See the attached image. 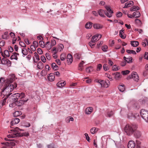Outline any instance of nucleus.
<instances>
[{
	"instance_id": "nucleus-1",
	"label": "nucleus",
	"mask_w": 148,
	"mask_h": 148,
	"mask_svg": "<svg viewBox=\"0 0 148 148\" xmlns=\"http://www.w3.org/2000/svg\"><path fill=\"white\" fill-rule=\"evenodd\" d=\"M10 131L13 132H12L13 134H9L7 136L9 138L16 137H20L22 136H28L29 135V134L28 133H25L22 135L21 134L20 132L23 130L22 129H20L18 127H16L13 129L11 130Z\"/></svg>"
},
{
	"instance_id": "nucleus-2",
	"label": "nucleus",
	"mask_w": 148,
	"mask_h": 148,
	"mask_svg": "<svg viewBox=\"0 0 148 148\" xmlns=\"http://www.w3.org/2000/svg\"><path fill=\"white\" fill-rule=\"evenodd\" d=\"M138 128L137 125L136 124H127L124 128L125 132L128 136L132 135Z\"/></svg>"
},
{
	"instance_id": "nucleus-3",
	"label": "nucleus",
	"mask_w": 148,
	"mask_h": 148,
	"mask_svg": "<svg viewBox=\"0 0 148 148\" xmlns=\"http://www.w3.org/2000/svg\"><path fill=\"white\" fill-rule=\"evenodd\" d=\"M5 87L4 88L5 90L7 92V94H10V95L12 94L10 92L12 91L14 89L16 88L17 87V84L16 83H13L6 82L5 81Z\"/></svg>"
},
{
	"instance_id": "nucleus-4",
	"label": "nucleus",
	"mask_w": 148,
	"mask_h": 148,
	"mask_svg": "<svg viewBox=\"0 0 148 148\" xmlns=\"http://www.w3.org/2000/svg\"><path fill=\"white\" fill-rule=\"evenodd\" d=\"M5 140L9 141L10 142L2 143V144L5 145L3 147H8L9 148H10L11 147L12 148V146H14L15 145V143L12 141L13 140V139H8L7 138H5Z\"/></svg>"
},
{
	"instance_id": "nucleus-5",
	"label": "nucleus",
	"mask_w": 148,
	"mask_h": 148,
	"mask_svg": "<svg viewBox=\"0 0 148 148\" xmlns=\"http://www.w3.org/2000/svg\"><path fill=\"white\" fill-rule=\"evenodd\" d=\"M141 117L147 122H148V111L142 109L140 111Z\"/></svg>"
},
{
	"instance_id": "nucleus-6",
	"label": "nucleus",
	"mask_w": 148,
	"mask_h": 148,
	"mask_svg": "<svg viewBox=\"0 0 148 148\" xmlns=\"http://www.w3.org/2000/svg\"><path fill=\"white\" fill-rule=\"evenodd\" d=\"M132 78L134 80L137 82L139 80V76L136 72H132L131 73V75L129 76L127 79H128Z\"/></svg>"
},
{
	"instance_id": "nucleus-7",
	"label": "nucleus",
	"mask_w": 148,
	"mask_h": 148,
	"mask_svg": "<svg viewBox=\"0 0 148 148\" xmlns=\"http://www.w3.org/2000/svg\"><path fill=\"white\" fill-rule=\"evenodd\" d=\"M105 8L106 10L105 11V15L109 18L112 17V14L113 13V11L111 9L110 7L108 6H106Z\"/></svg>"
},
{
	"instance_id": "nucleus-8",
	"label": "nucleus",
	"mask_w": 148,
	"mask_h": 148,
	"mask_svg": "<svg viewBox=\"0 0 148 148\" xmlns=\"http://www.w3.org/2000/svg\"><path fill=\"white\" fill-rule=\"evenodd\" d=\"M6 97L3 99L1 100L0 101V108H2L3 106L6 104V103H7L6 99L10 95V94H6Z\"/></svg>"
},
{
	"instance_id": "nucleus-9",
	"label": "nucleus",
	"mask_w": 148,
	"mask_h": 148,
	"mask_svg": "<svg viewBox=\"0 0 148 148\" xmlns=\"http://www.w3.org/2000/svg\"><path fill=\"white\" fill-rule=\"evenodd\" d=\"M101 36L100 34H97L92 37L91 42H95L101 38Z\"/></svg>"
},
{
	"instance_id": "nucleus-10",
	"label": "nucleus",
	"mask_w": 148,
	"mask_h": 148,
	"mask_svg": "<svg viewBox=\"0 0 148 148\" xmlns=\"http://www.w3.org/2000/svg\"><path fill=\"white\" fill-rule=\"evenodd\" d=\"M20 96V93H16L11 96V98L13 101H16L18 100Z\"/></svg>"
},
{
	"instance_id": "nucleus-11",
	"label": "nucleus",
	"mask_w": 148,
	"mask_h": 148,
	"mask_svg": "<svg viewBox=\"0 0 148 148\" xmlns=\"http://www.w3.org/2000/svg\"><path fill=\"white\" fill-rule=\"evenodd\" d=\"M16 79L14 74H11L9 76L8 79L6 81V82L12 83Z\"/></svg>"
},
{
	"instance_id": "nucleus-12",
	"label": "nucleus",
	"mask_w": 148,
	"mask_h": 148,
	"mask_svg": "<svg viewBox=\"0 0 148 148\" xmlns=\"http://www.w3.org/2000/svg\"><path fill=\"white\" fill-rule=\"evenodd\" d=\"M20 119L18 118H13L12 119V121L11 123V125L10 127L11 128H13L12 126L14 125L18 124L20 121Z\"/></svg>"
},
{
	"instance_id": "nucleus-13",
	"label": "nucleus",
	"mask_w": 148,
	"mask_h": 148,
	"mask_svg": "<svg viewBox=\"0 0 148 148\" xmlns=\"http://www.w3.org/2000/svg\"><path fill=\"white\" fill-rule=\"evenodd\" d=\"M28 100V99H27L25 100H21L18 101H15L16 104V106L17 105L18 106H21L25 103Z\"/></svg>"
},
{
	"instance_id": "nucleus-14",
	"label": "nucleus",
	"mask_w": 148,
	"mask_h": 148,
	"mask_svg": "<svg viewBox=\"0 0 148 148\" xmlns=\"http://www.w3.org/2000/svg\"><path fill=\"white\" fill-rule=\"evenodd\" d=\"M67 62L69 64H71L73 61V57L70 54H68L66 58Z\"/></svg>"
},
{
	"instance_id": "nucleus-15",
	"label": "nucleus",
	"mask_w": 148,
	"mask_h": 148,
	"mask_svg": "<svg viewBox=\"0 0 148 148\" xmlns=\"http://www.w3.org/2000/svg\"><path fill=\"white\" fill-rule=\"evenodd\" d=\"M134 136L137 138L140 137L142 135V133L140 131L137 130V129L135 131H134Z\"/></svg>"
},
{
	"instance_id": "nucleus-16",
	"label": "nucleus",
	"mask_w": 148,
	"mask_h": 148,
	"mask_svg": "<svg viewBox=\"0 0 148 148\" xmlns=\"http://www.w3.org/2000/svg\"><path fill=\"white\" fill-rule=\"evenodd\" d=\"M55 76L53 73H50L47 77L48 80L51 82H53L55 79Z\"/></svg>"
},
{
	"instance_id": "nucleus-17",
	"label": "nucleus",
	"mask_w": 148,
	"mask_h": 148,
	"mask_svg": "<svg viewBox=\"0 0 148 148\" xmlns=\"http://www.w3.org/2000/svg\"><path fill=\"white\" fill-rule=\"evenodd\" d=\"M66 84V81L62 82V81H60L57 83V86L59 88H62L64 87Z\"/></svg>"
},
{
	"instance_id": "nucleus-18",
	"label": "nucleus",
	"mask_w": 148,
	"mask_h": 148,
	"mask_svg": "<svg viewBox=\"0 0 148 148\" xmlns=\"http://www.w3.org/2000/svg\"><path fill=\"white\" fill-rule=\"evenodd\" d=\"M135 146V144L134 142L133 141H130L128 144V148H134Z\"/></svg>"
},
{
	"instance_id": "nucleus-19",
	"label": "nucleus",
	"mask_w": 148,
	"mask_h": 148,
	"mask_svg": "<svg viewBox=\"0 0 148 148\" xmlns=\"http://www.w3.org/2000/svg\"><path fill=\"white\" fill-rule=\"evenodd\" d=\"M64 48V46L62 44H59L57 45V51L58 52L61 51Z\"/></svg>"
},
{
	"instance_id": "nucleus-20",
	"label": "nucleus",
	"mask_w": 148,
	"mask_h": 148,
	"mask_svg": "<svg viewBox=\"0 0 148 148\" xmlns=\"http://www.w3.org/2000/svg\"><path fill=\"white\" fill-rule=\"evenodd\" d=\"M93 110L92 108L91 107H88L86 109L85 113L87 114H89L92 112Z\"/></svg>"
},
{
	"instance_id": "nucleus-21",
	"label": "nucleus",
	"mask_w": 148,
	"mask_h": 148,
	"mask_svg": "<svg viewBox=\"0 0 148 148\" xmlns=\"http://www.w3.org/2000/svg\"><path fill=\"white\" fill-rule=\"evenodd\" d=\"M106 11L104 10L100 9L98 11V13L102 17H105L104 14H105Z\"/></svg>"
},
{
	"instance_id": "nucleus-22",
	"label": "nucleus",
	"mask_w": 148,
	"mask_h": 148,
	"mask_svg": "<svg viewBox=\"0 0 148 148\" xmlns=\"http://www.w3.org/2000/svg\"><path fill=\"white\" fill-rule=\"evenodd\" d=\"M118 88L119 91L121 92L124 91L125 90V87L124 85L123 84L119 85L118 87Z\"/></svg>"
},
{
	"instance_id": "nucleus-23",
	"label": "nucleus",
	"mask_w": 148,
	"mask_h": 148,
	"mask_svg": "<svg viewBox=\"0 0 148 148\" xmlns=\"http://www.w3.org/2000/svg\"><path fill=\"white\" fill-rule=\"evenodd\" d=\"M13 54L12 55L11 57L10 58L12 60L13 59H15L17 60L18 59L17 56L19 55V54L16 52L13 53Z\"/></svg>"
},
{
	"instance_id": "nucleus-24",
	"label": "nucleus",
	"mask_w": 148,
	"mask_h": 148,
	"mask_svg": "<svg viewBox=\"0 0 148 148\" xmlns=\"http://www.w3.org/2000/svg\"><path fill=\"white\" fill-rule=\"evenodd\" d=\"M1 55L4 58L5 57V56L7 57H9L10 56L9 52L8 50H5L4 52V53H2Z\"/></svg>"
},
{
	"instance_id": "nucleus-25",
	"label": "nucleus",
	"mask_w": 148,
	"mask_h": 148,
	"mask_svg": "<svg viewBox=\"0 0 148 148\" xmlns=\"http://www.w3.org/2000/svg\"><path fill=\"white\" fill-rule=\"evenodd\" d=\"M131 44L133 47H136L139 45V42L137 41H131Z\"/></svg>"
},
{
	"instance_id": "nucleus-26",
	"label": "nucleus",
	"mask_w": 148,
	"mask_h": 148,
	"mask_svg": "<svg viewBox=\"0 0 148 148\" xmlns=\"http://www.w3.org/2000/svg\"><path fill=\"white\" fill-rule=\"evenodd\" d=\"M9 62H10L8 59L3 58L2 59L1 62V64H7Z\"/></svg>"
},
{
	"instance_id": "nucleus-27",
	"label": "nucleus",
	"mask_w": 148,
	"mask_h": 148,
	"mask_svg": "<svg viewBox=\"0 0 148 148\" xmlns=\"http://www.w3.org/2000/svg\"><path fill=\"white\" fill-rule=\"evenodd\" d=\"M92 23L91 22H88L86 24L85 27L87 29H90L92 26Z\"/></svg>"
},
{
	"instance_id": "nucleus-28",
	"label": "nucleus",
	"mask_w": 148,
	"mask_h": 148,
	"mask_svg": "<svg viewBox=\"0 0 148 148\" xmlns=\"http://www.w3.org/2000/svg\"><path fill=\"white\" fill-rule=\"evenodd\" d=\"M38 68L40 69H42L44 67V64L41 62H39L38 64Z\"/></svg>"
},
{
	"instance_id": "nucleus-29",
	"label": "nucleus",
	"mask_w": 148,
	"mask_h": 148,
	"mask_svg": "<svg viewBox=\"0 0 148 148\" xmlns=\"http://www.w3.org/2000/svg\"><path fill=\"white\" fill-rule=\"evenodd\" d=\"M93 27L95 29H101L102 27V26L99 24H94Z\"/></svg>"
},
{
	"instance_id": "nucleus-30",
	"label": "nucleus",
	"mask_w": 148,
	"mask_h": 148,
	"mask_svg": "<svg viewBox=\"0 0 148 148\" xmlns=\"http://www.w3.org/2000/svg\"><path fill=\"white\" fill-rule=\"evenodd\" d=\"M133 14L134 16V17L135 18H138L140 15V13L138 11H136L134 12L133 13Z\"/></svg>"
},
{
	"instance_id": "nucleus-31",
	"label": "nucleus",
	"mask_w": 148,
	"mask_h": 148,
	"mask_svg": "<svg viewBox=\"0 0 148 148\" xmlns=\"http://www.w3.org/2000/svg\"><path fill=\"white\" fill-rule=\"evenodd\" d=\"M98 129L95 127H92L90 130L91 133L92 134L95 133L98 131Z\"/></svg>"
},
{
	"instance_id": "nucleus-32",
	"label": "nucleus",
	"mask_w": 148,
	"mask_h": 148,
	"mask_svg": "<svg viewBox=\"0 0 148 148\" xmlns=\"http://www.w3.org/2000/svg\"><path fill=\"white\" fill-rule=\"evenodd\" d=\"M128 117L129 119H133L136 118L135 114H134L133 113H129L128 114Z\"/></svg>"
},
{
	"instance_id": "nucleus-33",
	"label": "nucleus",
	"mask_w": 148,
	"mask_h": 148,
	"mask_svg": "<svg viewBox=\"0 0 148 148\" xmlns=\"http://www.w3.org/2000/svg\"><path fill=\"white\" fill-rule=\"evenodd\" d=\"M56 44V42L55 40H51V44L50 45V47L49 49H50L53 46L55 45Z\"/></svg>"
},
{
	"instance_id": "nucleus-34",
	"label": "nucleus",
	"mask_w": 148,
	"mask_h": 148,
	"mask_svg": "<svg viewBox=\"0 0 148 148\" xmlns=\"http://www.w3.org/2000/svg\"><path fill=\"white\" fill-rule=\"evenodd\" d=\"M51 67L54 70H57L58 69V67L55 63H53L51 65Z\"/></svg>"
},
{
	"instance_id": "nucleus-35",
	"label": "nucleus",
	"mask_w": 148,
	"mask_h": 148,
	"mask_svg": "<svg viewBox=\"0 0 148 148\" xmlns=\"http://www.w3.org/2000/svg\"><path fill=\"white\" fill-rule=\"evenodd\" d=\"M113 75H115V78L116 79H118L120 77V73L119 72H117L116 73H113Z\"/></svg>"
},
{
	"instance_id": "nucleus-36",
	"label": "nucleus",
	"mask_w": 148,
	"mask_h": 148,
	"mask_svg": "<svg viewBox=\"0 0 148 148\" xmlns=\"http://www.w3.org/2000/svg\"><path fill=\"white\" fill-rule=\"evenodd\" d=\"M48 148H58V146L54 144H50L47 145Z\"/></svg>"
},
{
	"instance_id": "nucleus-37",
	"label": "nucleus",
	"mask_w": 148,
	"mask_h": 148,
	"mask_svg": "<svg viewBox=\"0 0 148 148\" xmlns=\"http://www.w3.org/2000/svg\"><path fill=\"white\" fill-rule=\"evenodd\" d=\"M22 114V112L20 111H16L15 112L13 115L14 116H17Z\"/></svg>"
},
{
	"instance_id": "nucleus-38",
	"label": "nucleus",
	"mask_w": 148,
	"mask_h": 148,
	"mask_svg": "<svg viewBox=\"0 0 148 148\" xmlns=\"http://www.w3.org/2000/svg\"><path fill=\"white\" fill-rule=\"evenodd\" d=\"M139 9L140 8L138 7L134 6L131 8L130 9V11H133L136 10H139Z\"/></svg>"
},
{
	"instance_id": "nucleus-39",
	"label": "nucleus",
	"mask_w": 148,
	"mask_h": 148,
	"mask_svg": "<svg viewBox=\"0 0 148 148\" xmlns=\"http://www.w3.org/2000/svg\"><path fill=\"white\" fill-rule=\"evenodd\" d=\"M47 73V71L45 69L43 70L41 72L40 74L41 76H45Z\"/></svg>"
},
{
	"instance_id": "nucleus-40",
	"label": "nucleus",
	"mask_w": 148,
	"mask_h": 148,
	"mask_svg": "<svg viewBox=\"0 0 148 148\" xmlns=\"http://www.w3.org/2000/svg\"><path fill=\"white\" fill-rule=\"evenodd\" d=\"M3 90L2 91V92L1 94V96L2 97V98L4 97L5 98L6 97V94L7 93V92L5 90V89L4 88Z\"/></svg>"
},
{
	"instance_id": "nucleus-41",
	"label": "nucleus",
	"mask_w": 148,
	"mask_h": 148,
	"mask_svg": "<svg viewBox=\"0 0 148 148\" xmlns=\"http://www.w3.org/2000/svg\"><path fill=\"white\" fill-rule=\"evenodd\" d=\"M22 52L23 55H26L28 53V51L25 48H23L22 49Z\"/></svg>"
},
{
	"instance_id": "nucleus-42",
	"label": "nucleus",
	"mask_w": 148,
	"mask_h": 148,
	"mask_svg": "<svg viewBox=\"0 0 148 148\" xmlns=\"http://www.w3.org/2000/svg\"><path fill=\"white\" fill-rule=\"evenodd\" d=\"M102 84H101V86L107 88L109 86V84H108L106 82L104 81V82L102 83Z\"/></svg>"
},
{
	"instance_id": "nucleus-43",
	"label": "nucleus",
	"mask_w": 148,
	"mask_h": 148,
	"mask_svg": "<svg viewBox=\"0 0 148 148\" xmlns=\"http://www.w3.org/2000/svg\"><path fill=\"white\" fill-rule=\"evenodd\" d=\"M126 52L128 53H132L134 54H136V52L134 51L133 50H127Z\"/></svg>"
},
{
	"instance_id": "nucleus-44",
	"label": "nucleus",
	"mask_w": 148,
	"mask_h": 148,
	"mask_svg": "<svg viewBox=\"0 0 148 148\" xmlns=\"http://www.w3.org/2000/svg\"><path fill=\"white\" fill-rule=\"evenodd\" d=\"M113 112L112 111L110 112H108L107 113L106 116L108 117H110L113 115Z\"/></svg>"
},
{
	"instance_id": "nucleus-45",
	"label": "nucleus",
	"mask_w": 148,
	"mask_h": 148,
	"mask_svg": "<svg viewBox=\"0 0 148 148\" xmlns=\"http://www.w3.org/2000/svg\"><path fill=\"white\" fill-rule=\"evenodd\" d=\"M66 58V55L65 54H62L60 55V59L63 61L65 60Z\"/></svg>"
},
{
	"instance_id": "nucleus-46",
	"label": "nucleus",
	"mask_w": 148,
	"mask_h": 148,
	"mask_svg": "<svg viewBox=\"0 0 148 148\" xmlns=\"http://www.w3.org/2000/svg\"><path fill=\"white\" fill-rule=\"evenodd\" d=\"M103 68L104 70L106 71L109 69V67L108 65L105 64L103 65Z\"/></svg>"
},
{
	"instance_id": "nucleus-47",
	"label": "nucleus",
	"mask_w": 148,
	"mask_h": 148,
	"mask_svg": "<svg viewBox=\"0 0 148 148\" xmlns=\"http://www.w3.org/2000/svg\"><path fill=\"white\" fill-rule=\"evenodd\" d=\"M108 47L106 45L103 46L102 47V49L104 51H107Z\"/></svg>"
},
{
	"instance_id": "nucleus-48",
	"label": "nucleus",
	"mask_w": 148,
	"mask_h": 148,
	"mask_svg": "<svg viewBox=\"0 0 148 148\" xmlns=\"http://www.w3.org/2000/svg\"><path fill=\"white\" fill-rule=\"evenodd\" d=\"M39 44L40 46L42 48H44L45 47V44H44L43 41H40Z\"/></svg>"
},
{
	"instance_id": "nucleus-49",
	"label": "nucleus",
	"mask_w": 148,
	"mask_h": 148,
	"mask_svg": "<svg viewBox=\"0 0 148 148\" xmlns=\"http://www.w3.org/2000/svg\"><path fill=\"white\" fill-rule=\"evenodd\" d=\"M130 72V71L129 70H127L125 71H122L121 73L123 75H126L129 74Z\"/></svg>"
},
{
	"instance_id": "nucleus-50",
	"label": "nucleus",
	"mask_w": 148,
	"mask_h": 148,
	"mask_svg": "<svg viewBox=\"0 0 148 148\" xmlns=\"http://www.w3.org/2000/svg\"><path fill=\"white\" fill-rule=\"evenodd\" d=\"M102 68V65L101 64H99L97 66V71H99Z\"/></svg>"
},
{
	"instance_id": "nucleus-51",
	"label": "nucleus",
	"mask_w": 148,
	"mask_h": 148,
	"mask_svg": "<svg viewBox=\"0 0 148 148\" xmlns=\"http://www.w3.org/2000/svg\"><path fill=\"white\" fill-rule=\"evenodd\" d=\"M81 55L80 54H78L77 53H76L74 55L75 57L78 59H80L81 57Z\"/></svg>"
},
{
	"instance_id": "nucleus-52",
	"label": "nucleus",
	"mask_w": 148,
	"mask_h": 148,
	"mask_svg": "<svg viewBox=\"0 0 148 148\" xmlns=\"http://www.w3.org/2000/svg\"><path fill=\"white\" fill-rule=\"evenodd\" d=\"M20 96H19V98L20 99H21L25 97V94L23 92H21V93H20Z\"/></svg>"
},
{
	"instance_id": "nucleus-53",
	"label": "nucleus",
	"mask_w": 148,
	"mask_h": 148,
	"mask_svg": "<svg viewBox=\"0 0 148 148\" xmlns=\"http://www.w3.org/2000/svg\"><path fill=\"white\" fill-rule=\"evenodd\" d=\"M41 60L44 63H45L46 62V59L45 56H41Z\"/></svg>"
},
{
	"instance_id": "nucleus-54",
	"label": "nucleus",
	"mask_w": 148,
	"mask_h": 148,
	"mask_svg": "<svg viewBox=\"0 0 148 148\" xmlns=\"http://www.w3.org/2000/svg\"><path fill=\"white\" fill-rule=\"evenodd\" d=\"M33 45L35 47H37L38 46V44L37 42L36 41H34L33 42Z\"/></svg>"
},
{
	"instance_id": "nucleus-55",
	"label": "nucleus",
	"mask_w": 148,
	"mask_h": 148,
	"mask_svg": "<svg viewBox=\"0 0 148 148\" xmlns=\"http://www.w3.org/2000/svg\"><path fill=\"white\" fill-rule=\"evenodd\" d=\"M45 56L47 60H50L51 56L49 53H46L45 54Z\"/></svg>"
},
{
	"instance_id": "nucleus-56",
	"label": "nucleus",
	"mask_w": 148,
	"mask_h": 148,
	"mask_svg": "<svg viewBox=\"0 0 148 148\" xmlns=\"http://www.w3.org/2000/svg\"><path fill=\"white\" fill-rule=\"evenodd\" d=\"M132 60V57L129 56L128 58H127L126 62L127 63H129L130 61H131Z\"/></svg>"
},
{
	"instance_id": "nucleus-57",
	"label": "nucleus",
	"mask_w": 148,
	"mask_h": 148,
	"mask_svg": "<svg viewBox=\"0 0 148 148\" xmlns=\"http://www.w3.org/2000/svg\"><path fill=\"white\" fill-rule=\"evenodd\" d=\"M112 69L113 71H117L119 70L118 67H117L116 65H114L112 66Z\"/></svg>"
},
{
	"instance_id": "nucleus-58",
	"label": "nucleus",
	"mask_w": 148,
	"mask_h": 148,
	"mask_svg": "<svg viewBox=\"0 0 148 148\" xmlns=\"http://www.w3.org/2000/svg\"><path fill=\"white\" fill-rule=\"evenodd\" d=\"M38 53L39 54H41L43 52L41 49L40 48H38L37 50Z\"/></svg>"
},
{
	"instance_id": "nucleus-59",
	"label": "nucleus",
	"mask_w": 148,
	"mask_h": 148,
	"mask_svg": "<svg viewBox=\"0 0 148 148\" xmlns=\"http://www.w3.org/2000/svg\"><path fill=\"white\" fill-rule=\"evenodd\" d=\"M135 21L136 23H137L139 25H141V22L140 20L138 19H136L135 20Z\"/></svg>"
},
{
	"instance_id": "nucleus-60",
	"label": "nucleus",
	"mask_w": 148,
	"mask_h": 148,
	"mask_svg": "<svg viewBox=\"0 0 148 148\" xmlns=\"http://www.w3.org/2000/svg\"><path fill=\"white\" fill-rule=\"evenodd\" d=\"M16 106V104L15 102V101L14 102L10 104L9 105V106L10 107H11V108L14 107Z\"/></svg>"
},
{
	"instance_id": "nucleus-61",
	"label": "nucleus",
	"mask_w": 148,
	"mask_h": 148,
	"mask_svg": "<svg viewBox=\"0 0 148 148\" xmlns=\"http://www.w3.org/2000/svg\"><path fill=\"white\" fill-rule=\"evenodd\" d=\"M35 58H36V60H34L35 62H37L38 61L40 60V58L38 55L35 56Z\"/></svg>"
},
{
	"instance_id": "nucleus-62",
	"label": "nucleus",
	"mask_w": 148,
	"mask_h": 148,
	"mask_svg": "<svg viewBox=\"0 0 148 148\" xmlns=\"http://www.w3.org/2000/svg\"><path fill=\"white\" fill-rule=\"evenodd\" d=\"M19 44H20V45L22 47H26V46L25 44V43H24L23 42H20Z\"/></svg>"
},
{
	"instance_id": "nucleus-63",
	"label": "nucleus",
	"mask_w": 148,
	"mask_h": 148,
	"mask_svg": "<svg viewBox=\"0 0 148 148\" xmlns=\"http://www.w3.org/2000/svg\"><path fill=\"white\" fill-rule=\"evenodd\" d=\"M127 3V5L129 6V7L131 6V5H132L134 3L133 1H130L126 3Z\"/></svg>"
},
{
	"instance_id": "nucleus-64",
	"label": "nucleus",
	"mask_w": 148,
	"mask_h": 148,
	"mask_svg": "<svg viewBox=\"0 0 148 148\" xmlns=\"http://www.w3.org/2000/svg\"><path fill=\"white\" fill-rule=\"evenodd\" d=\"M5 42L3 40H2L0 42V46L1 47L3 46L4 45Z\"/></svg>"
}]
</instances>
